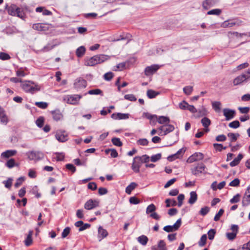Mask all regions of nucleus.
<instances>
[{"label": "nucleus", "instance_id": "f257e3e1", "mask_svg": "<svg viewBox=\"0 0 250 250\" xmlns=\"http://www.w3.org/2000/svg\"><path fill=\"white\" fill-rule=\"evenodd\" d=\"M20 86L25 93L32 94L40 91L41 89V85L33 81L29 80L23 81Z\"/></svg>", "mask_w": 250, "mask_h": 250}, {"label": "nucleus", "instance_id": "f03ea898", "mask_svg": "<svg viewBox=\"0 0 250 250\" xmlns=\"http://www.w3.org/2000/svg\"><path fill=\"white\" fill-rule=\"evenodd\" d=\"M105 56L103 55H95L91 58H85L84 64L86 66H92L103 62Z\"/></svg>", "mask_w": 250, "mask_h": 250}, {"label": "nucleus", "instance_id": "7ed1b4c3", "mask_svg": "<svg viewBox=\"0 0 250 250\" xmlns=\"http://www.w3.org/2000/svg\"><path fill=\"white\" fill-rule=\"evenodd\" d=\"M159 135H166L167 134L172 132L174 129V126L173 125L167 124L161 126L158 128Z\"/></svg>", "mask_w": 250, "mask_h": 250}, {"label": "nucleus", "instance_id": "20e7f679", "mask_svg": "<svg viewBox=\"0 0 250 250\" xmlns=\"http://www.w3.org/2000/svg\"><path fill=\"white\" fill-rule=\"evenodd\" d=\"M28 158L30 160L37 161L43 158V154L39 151H30L27 153Z\"/></svg>", "mask_w": 250, "mask_h": 250}, {"label": "nucleus", "instance_id": "39448f33", "mask_svg": "<svg viewBox=\"0 0 250 250\" xmlns=\"http://www.w3.org/2000/svg\"><path fill=\"white\" fill-rule=\"evenodd\" d=\"M181 225V218L177 220L175 224L172 225H168L164 227L163 229L167 232H173L177 230Z\"/></svg>", "mask_w": 250, "mask_h": 250}, {"label": "nucleus", "instance_id": "423d86ee", "mask_svg": "<svg viewBox=\"0 0 250 250\" xmlns=\"http://www.w3.org/2000/svg\"><path fill=\"white\" fill-rule=\"evenodd\" d=\"M82 96L80 95H71L65 97L64 100L68 103L72 104H77Z\"/></svg>", "mask_w": 250, "mask_h": 250}, {"label": "nucleus", "instance_id": "0eeeda50", "mask_svg": "<svg viewBox=\"0 0 250 250\" xmlns=\"http://www.w3.org/2000/svg\"><path fill=\"white\" fill-rule=\"evenodd\" d=\"M242 23V21L240 20L234 21L233 20H228L223 22L221 24V26L223 28L232 27L235 25L239 26Z\"/></svg>", "mask_w": 250, "mask_h": 250}, {"label": "nucleus", "instance_id": "6e6552de", "mask_svg": "<svg viewBox=\"0 0 250 250\" xmlns=\"http://www.w3.org/2000/svg\"><path fill=\"white\" fill-rule=\"evenodd\" d=\"M206 166L203 163L198 164L196 166L191 169L192 173L194 175H198L201 173H206Z\"/></svg>", "mask_w": 250, "mask_h": 250}, {"label": "nucleus", "instance_id": "1a4fd4ad", "mask_svg": "<svg viewBox=\"0 0 250 250\" xmlns=\"http://www.w3.org/2000/svg\"><path fill=\"white\" fill-rule=\"evenodd\" d=\"M147 118L150 120L156 119L160 124H168L170 119L168 117L164 116H157L156 115H149Z\"/></svg>", "mask_w": 250, "mask_h": 250}, {"label": "nucleus", "instance_id": "9d476101", "mask_svg": "<svg viewBox=\"0 0 250 250\" xmlns=\"http://www.w3.org/2000/svg\"><path fill=\"white\" fill-rule=\"evenodd\" d=\"M55 137L56 139L60 142H64L68 140V134L63 130H58L56 132Z\"/></svg>", "mask_w": 250, "mask_h": 250}, {"label": "nucleus", "instance_id": "9b49d317", "mask_svg": "<svg viewBox=\"0 0 250 250\" xmlns=\"http://www.w3.org/2000/svg\"><path fill=\"white\" fill-rule=\"evenodd\" d=\"M204 159V154L201 152H196L190 156L187 160V162L192 163L195 161H200Z\"/></svg>", "mask_w": 250, "mask_h": 250}, {"label": "nucleus", "instance_id": "f8f14e48", "mask_svg": "<svg viewBox=\"0 0 250 250\" xmlns=\"http://www.w3.org/2000/svg\"><path fill=\"white\" fill-rule=\"evenodd\" d=\"M86 81L81 78L77 79L74 83V86L75 88L77 89V90L85 88L86 86Z\"/></svg>", "mask_w": 250, "mask_h": 250}, {"label": "nucleus", "instance_id": "ddd939ff", "mask_svg": "<svg viewBox=\"0 0 250 250\" xmlns=\"http://www.w3.org/2000/svg\"><path fill=\"white\" fill-rule=\"evenodd\" d=\"M160 68V66L158 64H153L147 66L145 70V74L146 76H150L155 73Z\"/></svg>", "mask_w": 250, "mask_h": 250}, {"label": "nucleus", "instance_id": "4468645a", "mask_svg": "<svg viewBox=\"0 0 250 250\" xmlns=\"http://www.w3.org/2000/svg\"><path fill=\"white\" fill-rule=\"evenodd\" d=\"M99 205V202L96 200L90 199L88 200L84 204V207L86 209H92Z\"/></svg>", "mask_w": 250, "mask_h": 250}, {"label": "nucleus", "instance_id": "2eb2a0df", "mask_svg": "<svg viewBox=\"0 0 250 250\" xmlns=\"http://www.w3.org/2000/svg\"><path fill=\"white\" fill-rule=\"evenodd\" d=\"M248 80V77L243 74L239 75L236 77L233 81L234 85H238L242 84L244 82H247Z\"/></svg>", "mask_w": 250, "mask_h": 250}, {"label": "nucleus", "instance_id": "dca6fc26", "mask_svg": "<svg viewBox=\"0 0 250 250\" xmlns=\"http://www.w3.org/2000/svg\"><path fill=\"white\" fill-rule=\"evenodd\" d=\"M223 114L226 117V120L229 121L232 119L235 115V111L229 108H224L223 109Z\"/></svg>", "mask_w": 250, "mask_h": 250}, {"label": "nucleus", "instance_id": "f3484780", "mask_svg": "<svg viewBox=\"0 0 250 250\" xmlns=\"http://www.w3.org/2000/svg\"><path fill=\"white\" fill-rule=\"evenodd\" d=\"M128 113H115L111 115V118L114 120L127 119L129 118Z\"/></svg>", "mask_w": 250, "mask_h": 250}, {"label": "nucleus", "instance_id": "a211bd4d", "mask_svg": "<svg viewBox=\"0 0 250 250\" xmlns=\"http://www.w3.org/2000/svg\"><path fill=\"white\" fill-rule=\"evenodd\" d=\"M185 150H183V148L179 149L175 154L169 156L167 157V160L169 161H172L176 159L180 158L182 157Z\"/></svg>", "mask_w": 250, "mask_h": 250}, {"label": "nucleus", "instance_id": "6ab92c4d", "mask_svg": "<svg viewBox=\"0 0 250 250\" xmlns=\"http://www.w3.org/2000/svg\"><path fill=\"white\" fill-rule=\"evenodd\" d=\"M129 66V62L128 61L123 62L118 64L113 70L115 71H122L126 68H128Z\"/></svg>", "mask_w": 250, "mask_h": 250}, {"label": "nucleus", "instance_id": "aec40b11", "mask_svg": "<svg viewBox=\"0 0 250 250\" xmlns=\"http://www.w3.org/2000/svg\"><path fill=\"white\" fill-rule=\"evenodd\" d=\"M202 125L204 127V130L205 132H208L209 131L208 126L211 124V121L207 117H204L201 121Z\"/></svg>", "mask_w": 250, "mask_h": 250}, {"label": "nucleus", "instance_id": "412c9836", "mask_svg": "<svg viewBox=\"0 0 250 250\" xmlns=\"http://www.w3.org/2000/svg\"><path fill=\"white\" fill-rule=\"evenodd\" d=\"M17 152L16 150H7L1 154V157L4 159H8L15 155Z\"/></svg>", "mask_w": 250, "mask_h": 250}, {"label": "nucleus", "instance_id": "4be33fe9", "mask_svg": "<svg viewBox=\"0 0 250 250\" xmlns=\"http://www.w3.org/2000/svg\"><path fill=\"white\" fill-rule=\"evenodd\" d=\"M152 250H167L166 244L163 240H160L157 245V246L152 247Z\"/></svg>", "mask_w": 250, "mask_h": 250}, {"label": "nucleus", "instance_id": "5701e85b", "mask_svg": "<svg viewBox=\"0 0 250 250\" xmlns=\"http://www.w3.org/2000/svg\"><path fill=\"white\" fill-rule=\"evenodd\" d=\"M0 122L5 125L8 122V119L5 113L4 110L1 107H0Z\"/></svg>", "mask_w": 250, "mask_h": 250}, {"label": "nucleus", "instance_id": "b1692460", "mask_svg": "<svg viewBox=\"0 0 250 250\" xmlns=\"http://www.w3.org/2000/svg\"><path fill=\"white\" fill-rule=\"evenodd\" d=\"M141 164V162L139 160L135 159V157L131 167L132 170L136 173L139 172Z\"/></svg>", "mask_w": 250, "mask_h": 250}, {"label": "nucleus", "instance_id": "393cba45", "mask_svg": "<svg viewBox=\"0 0 250 250\" xmlns=\"http://www.w3.org/2000/svg\"><path fill=\"white\" fill-rule=\"evenodd\" d=\"M108 235V232L106 230L104 229L102 227H100L98 229V238L101 241L102 239L106 237Z\"/></svg>", "mask_w": 250, "mask_h": 250}, {"label": "nucleus", "instance_id": "a878e982", "mask_svg": "<svg viewBox=\"0 0 250 250\" xmlns=\"http://www.w3.org/2000/svg\"><path fill=\"white\" fill-rule=\"evenodd\" d=\"M17 8L18 7L15 4H11L9 7L7 5L6 6V8L7 9L8 13L13 16H15V13L17 10Z\"/></svg>", "mask_w": 250, "mask_h": 250}, {"label": "nucleus", "instance_id": "bb28decb", "mask_svg": "<svg viewBox=\"0 0 250 250\" xmlns=\"http://www.w3.org/2000/svg\"><path fill=\"white\" fill-rule=\"evenodd\" d=\"M243 206H247L250 204V194L246 192L242 199Z\"/></svg>", "mask_w": 250, "mask_h": 250}, {"label": "nucleus", "instance_id": "cd10ccee", "mask_svg": "<svg viewBox=\"0 0 250 250\" xmlns=\"http://www.w3.org/2000/svg\"><path fill=\"white\" fill-rule=\"evenodd\" d=\"M243 157V156L242 154H239L237 157L230 163V166L232 167H233L238 165Z\"/></svg>", "mask_w": 250, "mask_h": 250}, {"label": "nucleus", "instance_id": "c85d7f7f", "mask_svg": "<svg viewBox=\"0 0 250 250\" xmlns=\"http://www.w3.org/2000/svg\"><path fill=\"white\" fill-rule=\"evenodd\" d=\"M51 113L54 120L56 121H59L62 117V115L59 110H55L52 111Z\"/></svg>", "mask_w": 250, "mask_h": 250}, {"label": "nucleus", "instance_id": "c756f323", "mask_svg": "<svg viewBox=\"0 0 250 250\" xmlns=\"http://www.w3.org/2000/svg\"><path fill=\"white\" fill-rule=\"evenodd\" d=\"M214 1L213 0H206L204 1L202 5L205 9H208L214 4Z\"/></svg>", "mask_w": 250, "mask_h": 250}, {"label": "nucleus", "instance_id": "7c9ffc66", "mask_svg": "<svg viewBox=\"0 0 250 250\" xmlns=\"http://www.w3.org/2000/svg\"><path fill=\"white\" fill-rule=\"evenodd\" d=\"M137 186V184L135 182L131 183L125 188V192L128 194H130L132 191L134 190Z\"/></svg>", "mask_w": 250, "mask_h": 250}, {"label": "nucleus", "instance_id": "2f4dec72", "mask_svg": "<svg viewBox=\"0 0 250 250\" xmlns=\"http://www.w3.org/2000/svg\"><path fill=\"white\" fill-rule=\"evenodd\" d=\"M85 52V48L83 46L78 47L76 51V54L79 58L83 56Z\"/></svg>", "mask_w": 250, "mask_h": 250}, {"label": "nucleus", "instance_id": "473e14b6", "mask_svg": "<svg viewBox=\"0 0 250 250\" xmlns=\"http://www.w3.org/2000/svg\"><path fill=\"white\" fill-rule=\"evenodd\" d=\"M197 199V195L195 191H191L190 193V198L188 200V203L193 204Z\"/></svg>", "mask_w": 250, "mask_h": 250}, {"label": "nucleus", "instance_id": "72a5a7b5", "mask_svg": "<svg viewBox=\"0 0 250 250\" xmlns=\"http://www.w3.org/2000/svg\"><path fill=\"white\" fill-rule=\"evenodd\" d=\"M137 240L141 245L146 246L148 241V239L146 235H142L138 237Z\"/></svg>", "mask_w": 250, "mask_h": 250}, {"label": "nucleus", "instance_id": "f704fd0d", "mask_svg": "<svg viewBox=\"0 0 250 250\" xmlns=\"http://www.w3.org/2000/svg\"><path fill=\"white\" fill-rule=\"evenodd\" d=\"M32 28L34 30H36L38 31H43L45 30V25L43 23H35L33 24Z\"/></svg>", "mask_w": 250, "mask_h": 250}, {"label": "nucleus", "instance_id": "c9c22d12", "mask_svg": "<svg viewBox=\"0 0 250 250\" xmlns=\"http://www.w3.org/2000/svg\"><path fill=\"white\" fill-rule=\"evenodd\" d=\"M135 159L139 160L141 164L148 163L149 161V157L147 155H144L142 157L136 156Z\"/></svg>", "mask_w": 250, "mask_h": 250}, {"label": "nucleus", "instance_id": "e433bc0d", "mask_svg": "<svg viewBox=\"0 0 250 250\" xmlns=\"http://www.w3.org/2000/svg\"><path fill=\"white\" fill-rule=\"evenodd\" d=\"M212 108L216 112H219L221 110V103L220 102L214 101L212 103Z\"/></svg>", "mask_w": 250, "mask_h": 250}, {"label": "nucleus", "instance_id": "4c0bfd02", "mask_svg": "<svg viewBox=\"0 0 250 250\" xmlns=\"http://www.w3.org/2000/svg\"><path fill=\"white\" fill-rule=\"evenodd\" d=\"M156 209V206L153 204H151L146 208V213L147 214H150L155 212Z\"/></svg>", "mask_w": 250, "mask_h": 250}, {"label": "nucleus", "instance_id": "58836bf2", "mask_svg": "<svg viewBox=\"0 0 250 250\" xmlns=\"http://www.w3.org/2000/svg\"><path fill=\"white\" fill-rule=\"evenodd\" d=\"M126 39V37L124 36V35H120L118 37L116 38L115 37H113L111 42L112 43H111V45H114V42L116 41H119L120 40H125Z\"/></svg>", "mask_w": 250, "mask_h": 250}, {"label": "nucleus", "instance_id": "ea45409f", "mask_svg": "<svg viewBox=\"0 0 250 250\" xmlns=\"http://www.w3.org/2000/svg\"><path fill=\"white\" fill-rule=\"evenodd\" d=\"M207 239V236L206 234L203 235L201 238L200 241L198 242V245L200 247H203L206 244V241Z\"/></svg>", "mask_w": 250, "mask_h": 250}, {"label": "nucleus", "instance_id": "a19ab883", "mask_svg": "<svg viewBox=\"0 0 250 250\" xmlns=\"http://www.w3.org/2000/svg\"><path fill=\"white\" fill-rule=\"evenodd\" d=\"M13 182V179L11 178H9L7 180L3 181V184L4 185L5 188L10 189L12 186Z\"/></svg>", "mask_w": 250, "mask_h": 250}, {"label": "nucleus", "instance_id": "79ce46f5", "mask_svg": "<svg viewBox=\"0 0 250 250\" xmlns=\"http://www.w3.org/2000/svg\"><path fill=\"white\" fill-rule=\"evenodd\" d=\"M158 94V93L151 89L148 90L147 91V96L150 99L155 98Z\"/></svg>", "mask_w": 250, "mask_h": 250}, {"label": "nucleus", "instance_id": "37998d69", "mask_svg": "<svg viewBox=\"0 0 250 250\" xmlns=\"http://www.w3.org/2000/svg\"><path fill=\"white\" fill-rule=\"evenodd\" d=\"M35 105L42 109H45L48 106V104L43 102H37L35 103Z\"/></svg>", "mask_w": 250, "mask_h": 250}, {"label": "nucleus", "instance_id": "c03bdc74", "mask_svg": "<svg viewBox=\"0 0 250 250\" xmlns=\"http://www.w3.org/2000/svg\"><path fill=\"white\" fill-rule=\"evenodd\" d=\"M15 14V16H17L22 19H23L25 17L24 12L19 7L17 8V10L16 11Z\"/></svg>", "mask_w": 250, "mask_h": 250}, {"label": "nucleus", "instance_id": "a18cd8bd", "mask_svg": "<svg viewBox=\"0 0 250 250\" xmlns=\"http://www.w3.org/2000/svg\"><path fill=\"white\" fill-rule=\"evenodd\" d=\"M55 157H54L58 161H62L64 158V154L63 153H55Z\"/></svg>", "mask_w": 250, "mask_h": 250}, {"label": "nucleus", "instance_id": "49530a36", "mask_svg": "<svg viewBox=\"0 0 250 250\" xmlns=\"http://www.w3.org/2000/svg\"><path fill=\"white\" fill-rule=\"evenodd\" d=\"M5 166L9 168H11L15 166V161L14 159H10L7 161L5 164Z\"/></svg>", "mask_w": 250, "mask_h": 250}, {"label": "nucleus", "instance_id": "de8ad7c7", "mask_svg": "<svg viewBox=\"0 0 250 250\" xmlns=\"http://www.w3.org/2000/svg\"><path fill=\"white\" fill-rule=\"evenodd\" d=\"M111 141L114 145L118 146H121L123 145V143L120 141V139L118 138H113L111 139Z\"/></svg>", "mask_w": 250, "mask_h": 250}, {"label": "nucleus", "instance_id": "09e8293b", "mask_svg": "<svg viewBox=\"0 0 250 250\" xmlns=\"http://www.w3.org/2000/svg\"><path fill=\"white\" fill-rule=\"evenodd\" d=\"M25 180V178L24 177H21L19 178L17 181L16 182L15 184V187L16 188H19L21 185H22V183Z\"/></svg>", "mask_w": 250, "mask_h": 250}, {"label": "nucleus", "instance_id": "8fccbe9b", "mask_svg": "<svg viewBox=\"0 0 250 250\" xmlns=\"http://www.w3.org/2000/svg\"><path fill=\"white\" fill-rule=\"evenodd\" d=\"M209 211V208L208 207H205L204 208H201V210L199 211V213L200 215L202 216H205L207 215Z\"/></svg>", "mask_w": 250, "mask_h": 250}, {"label": "nucleus", "instance_id": "3c124183", "mask_svg": "<svg viewBox=\"0 0 250 250\" xmlns=\"http://www.w3.org/2000/svg\"><path fill=\"white\" fill-rule=\"evenodd\" d=\"M221 13V10L219 9H214L208 12V15H219Z\"/></svg>", "mask_w": 250, "mask_h": 250}, {"label": "nucleus", "instance_id": "603ef678", "mask_svg": "<svg viewBox=\"0 0 250 250\" xmlns=\"http://www.w3.org/2000/svg\"><path fill=\"white\" fill-rule=\"evenodd\" d=\"M166 203L167 204V207H169L170 206H175L177 204L176 201L174 200H171L169 199H166Z\"/></svg>", "mask_w": 250, "mask_h": 250}, {"label": "nucleus", "instance_id": "864d4df0", "mask_svg": "<svg viewBox=\"0 0 250 250\" xmlns=\"http://www.w3.org/2000/svg\"><path fill=\"white\" fill-rule=\"evenodd\" d=\"M183 91L186 94L189 95L193 91V87L191 86H186L183 88Z\"/></svg>", "mask_w": 250, "mask_h": 250}, {"label": "nucleus", "instance_id": "5fc2aeb1", "mask_svg": "<svg viewBox=\"0 0 250 250\" xmlns=\"http://www.w3.org/2000/svg\"><path fill=\"white\" fill-rule=\"evenodd\" d=\"M37 125L39 127H42L43 126L44 124V118L43 117H40L39 118L36 122Z\"/></svg>", "mask_w": 250, "mask_h": 250}, {"label": "nucleus", "instance_id": "6e6d98bb", "mask_svg": "<svg viewBox=\"0 0 250 250\" xmlns=\"http://www.w3.org/2000/svg\"><path fill=\"white\" fill-rule=\"evenodd\" d=\"M216 233V231L214 229H210L208 232V239L209 240H213L214 238V236Z\"/></svg>", "mask_w": 250, "mask_h": 250}, {"label": "nucleus", "instance_id": "4d7b16f0", "mask_svg": "<svg viewBox=\"0 0 250 250\" xmlns=\"http://www.w3.org/2000/svg\"><path fill=\"white\" fill-rule=\"evenodd\" d=\"M229 127L233 128H237L240 126V123L238 121H234L230 123L229 125Z\"/></svg>", "mask_w": 250, "mask_h": 250}, {"label": "nucleus", "instance_id": "13d9d810", "mask_svg": "<svg viewBox=\"0 0 250 250\" xmlns=\"http://www.w3.org/2000/svg\"><path fill=\"white\" fill-rule=\"evenodd\" d=\"M224 210L223 209H220L218 212L214 216V220L215 221H218L220 218V217L223 215V214L224 213Z\"/></svg>", "mask_w": 250, "mask_h": 250}, {"label": "nucleus", "instance_id": "bf43d9fd", "mask_svg": "<svg viewBox=\"0 0 250 250\" xmlns=\"http://www.w3.org/2000/svg\"><path fill=\"white\" fill-rule=\"evenodd\" d=\"M161 154L158 153L156 155H152L151 157V161L152 162H156L161 159Z\"/></svg>", "mask_w": 250, "mask_h": 250}, {"label": "nucleus", "instance_id": "052dcab7", "mask_svg": "<svg viewBox=\"0 0 250 250\" xmlns=\"http://www.w3.org/2000/svg\"><path fill=\"white\" fill-rule=\"evenodd\" d=\"M239 136V134H235L233 133H229L228 134V136L230 138L231 142L235 141L237 139V137Z\"/></svg>", "mask_w": 250, "mask_h": 250}, {"label": "nucleus", "instance_id": "680f3d73", "mask_svg": "<svg viewBox=\"0 0 250 250\" xmlns=\"http://www.w3.org/2000/svg\"><path fill=\"white\" fill-rule=\"evenodd\" d=\"M213 146H214V148L219 151H222L223 149H226L227 148V147L226 146H225L224 147L221 144H213Z\"/></svg>", "mask_w": 250, "mask_h": 250}, {"label": "nucleus", "instance_id": "e2e57ef3", "mask_svg": "<svg viewBox=\"0 0 250 250\" xmlns=\"http://www.w3.org/2000/svg\"><path fill=\"white\" fill-rule=\"evenodd\" d=\"M10 56L7 53L4 52L0 53V59L1 60H8L10 59Z\"/></svg>", "mask_w": 250, "mask_h": 250}, {"label": "nucleus", "instance_id": "0e129e2a", "mask_svg": "<svg viewBox=\"0 0 250 250\" xmlns=\"http://www.w3.org/2000/svg\"><path fill=\"white\" fill-rule=\"evenodd\" d=\"M137 143L139 145L141 146H147L148 143V141L146 139H140L137 141Z\"/></svg>", "mask_w": 250, "mask_h": 250}, {"label": "nucleus", "instance_id": "69168bd1", "mask_svg": "<svg viewBox=\"0 0 250 250\" xmlns=\"http://www.w3.org/2000/svg\"><path fill=\"white\" fill-rule=\"evenodd\" d=\"M125 99L127 100L130 101H135L137 99L135 97V96L133 94H126L124 96Z\"/></svg>", "mask_w": 250, "mask_h": 250}, {"label": "nucleus", "instance_id": "338daca9", "mask_svg": "<svg viewBox=\"0 0 250 250\" xmlns=\"http://www.w3.org/2000/svg\"><path fill=\"white\" fill-rule=\"evenodd\" d=\"M188 104L185 101H183L179 104V108L183 110H187Z\"/></svg>", "mask_w": 250, "mask_h": 250}, {"label": "nucleus", "instance_id": "774afa93", "mask_svg": "<svg viewBox=\"0 0 250 250\" xmlns=\"http://www.w3.org/2000/svg\"><path fill=\"white\" fill-rule=\"evenodd\" d=\"M240 184V180L238 178H235L233 180H232L230 183L229 184V186L231 187H237Z\"/></svg>", "mask_w": 250, "mask_h": 250}]
</instances>
